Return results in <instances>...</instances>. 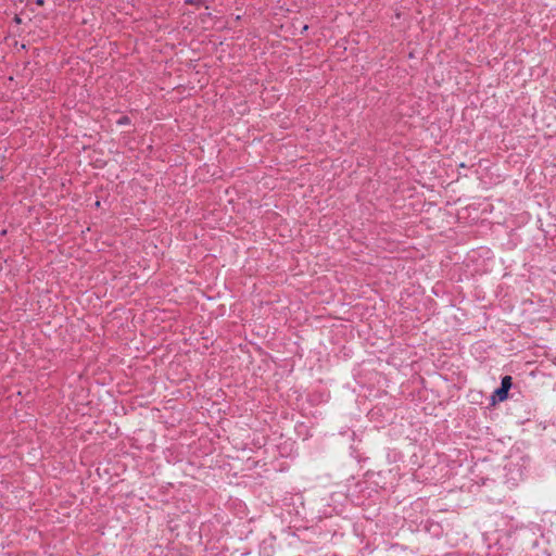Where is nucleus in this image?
<instances>
[{"label":"nucleus","mask_w":556,"mask_h":556,"mask_svg":"<svg viewBox=\"0 0 556 556\" xmlns=\"http://www.w3.org/2000/svg\"><path fill=\"white\" fill-rule=\"evenodd\" d=\"M202 0H186V3L188 4H197V3H201Z\"/></svg>","instance_id":"obj_3"},{"label":"nucleus","mask_w":556,"mask_h":556,"mask_svg":"<svg viewBox=\"0 0 556 556\" xmlns=\"http://www.w3.org/2000/svg\"><path fill=\"white\" fill-rule=\"evenodd\" d=\"M43 2H45V0H36V3H37L38 5H42V4H43Z\"/></svg>","instance_id":"obj_4"},{"label":"nucleus","mask_w":556,"mask_h":556,"mask_svg":"<svg viewBox=\"0 0 556 556\" xmlns=\"http://www.w3.org/2000/svg\"><path fill=\"white\" fill-rule=\"evenodd\" d=\"M117 125L119 126H124V125H129L130 124V118L126 115L124 116H121L118 119H117Z\"/></svg>","instance_id":"obj_2"},{"label":"nucleus","mask_w":556,"mask_h":556,"mask_svg":"<svg viewBox=\"0 0 556 556\" xmlns=\"http://www.w3.org/2000/svg\"><path fill=\"white\" fill-rule=\"evenodd\" d=\"M510 387H511V377L510 376L503 377L501 387L495 389V391L493 392V395H492L493 403H495V401H500V402L505 401L508 396V391H509Z\"/></svg>","instance_id":"obj_1"}]
</instances>
